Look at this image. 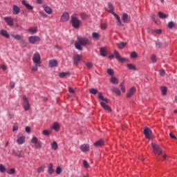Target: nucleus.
I'll list each match as a JSON object with an SVG mask.
<instances>
[{
    "mask_svg": "<svg viewBox=\"0 0 177 177\" xmlns=\"http://www.w3.org/2000/svg\"><path fill=\"white\" fill-rule=\"evenodd\" d=\"M161 91H162V94L165 96V95H167V87L165 86H162L160 87Z\"/></svg>",
    "mask_w": 177,
    "mask_h": 177,
    "instance_id": "obj_39",
    "label": "nucleus"
},
{
    "mask_svg": "<svg viewBox=\"0 0 177 177\" xmlns=\"http://www.w3.org/2000/svg\"><path fill=\"white\" fill-rule=\"evenodd\" d=\"M101 28L102 30H106V28H107V24H102Z\"/></svg>",
    "mask_w": 177,
    "mask_h": 177,
    "instance_id": "obj_57",
    "label": "nucleus"
},
{
    "mask_svg": "<svg viewBox=\"0 0 177 177\" xmlns=\"http://www.w3.org/2000/svg\"><path fill=\"white\" fill-rule=\"evenodd\" d=\"M89 93H91V95H97V93L99 94L100 92H99L96 88H90Z\"/></svg>",
    "mask_w": 177,
    "mask_h": 177,
    "instance_id": "obj_31",
    "label": "nucleus"
},
{
    "mask_svg": "<svg viewBox=\"0 0 177 177\" xmlns=\"http://www.w3.org/2000/svg\"><path fill=\"white\" fill-rule=\"evenodd\" d=\"M127 67L129 70H133V71H136L138 70L136 68V66L133 65V64H127Z\"/></svg>",
    "mask_w": 177,
    "mask_h": 177,
    "instance_id": "obj_29",
    "label": "nucleus"
},
{
    "mask_svg": "<svg viewBox=\"0 0 177 177\" xmlns=\"http://www.w3.org/2000/svg\"><path fill=\"white\" fill-rule=\"evenodd\" d=\"M120 89L122 91H123V93H125V86H124V83H121L120 84Z\"/></svg>",
    "mask_w": 177,
    "mask_h": 177,
    "instance_id": "obj_53",
    "label": "nucleus"
},
{
    "mask_svg": "<svg viewBox=\"0 0 177 177\" xmlns=\"http://www.w3.org/2000/svg\"><path fill=\"white\" fill-rule=\"evenodd\" d=\"M136 92V88L131 87L129 92L127 93L126 97L129 98L132 97L133 95H135V93Z\"/></svg>",
    "mask_w": 177,
    "mask_h": 177,
    "instance_id": "obj_11",
    "label": "nucleus"
},
{
    "mask_svg": "<svg viewBox=\"0 0 177 177\" xmlns=\"http://www.w3.org/2000/svg\"><path fill=\"white\" fill-rule=\"evenodd\" d=\"M25 140H26V137L22 136V137H19L17 139V142L18 145H23V143H24Z\"/></svg>",
    "mask_w": 177,
    "mask_h": 177,
    "instance_id": "obj_26",
    "label": "nucleus"
},
{
    "mask_svg": "<svg viewBox=\"0 0 177 177\" xmlns=\"http://www.w3.org/2000/svg\"><path fill=\"white\" fill-rule=\"evenodd\" d=\"M82 57L81 55L76 54L73 57V64L77 65L80 62H81Z\"/></svg>",
    "mask_w": 177,
    "mask_h": 177,
    "instance_id": "obj_12",
    "label": "nucleus"
},
{
    "mask_svg": "<svg viewBox=\"0 0 177 177\" xmlns=\"http://www.w3.org/2000/svg\"><path fill=\"white\" fill-rule=\"evenodd\" d=\"M152 32H156V34H161L162 31L160 29H157V30H153Z\"/></svg>",
    "mask_w": 177,
    "mask_h": 177,
    "instance_id": "obj_61",
    "label": "nucleus"
},
{
    "mask_svg": "<svg viewBox=\"0 0 177 177\" xmlns=\"http://www.w3.org/2000/svg\"><path fill=\"white\" fill-rule=\"evenodd\" d=\"M15 172H16L15 168L10 169L9 171H7V173H8L9 175H13Z\"/></svg>",
    "mask_w": 177,
    "mask_h": 177,
    "instance_id": "obj_51",
    "label": "nucleus"
},
{
    "mask_svg": "<svg viewBox=\"0 0 177 177\" xmlns=\"http://www.w3.org/2000/svg\"><path fill=\"white\" fill-rule=\"evenodd\" d=\"M4 21L7 23L9 27H13L15 22L13 21V19L10 17H6L3 18Z\"/></svg>",
    "mask_w": 177,
    "mask_h": 177,
    "instance_id": "obj_8",
    "label": "nucleus"
},
{
    "mask_svg": "<svg viewBox=\"0 0 177 177\" xmlns=\"http://www.w3.org/2000/svg\"><path fill=\"white\" fill-rule=\"evenodd\" d=\"M10 88H11V89H13L15 88V82H10Z\"/></svg>",
    "mask_w": 177,
    "mask_h": 177,
    "instance_id": "obj_64",
    "label": "nucleus"
},
{
    "mask_svg": "<svg viewBox=\"0 0 177 177\" xmlns=\"http://www.w3.org/2000/svg\"><path fill=\"white\" fill-rule=\"evenodd\" d=\"M28 31L32 33L37 32V28H30L28 29Z\"/></svg>",
    "mask_w": 177,
    "mask_h": 177,
    "instance_id": "obj_54",
    "label": "nucleus"
},
{
    "mask_svg": "<svg viewBox=\"0 0 177 177\" xmlns=\"http://www.w3.org/2000/svg\"><path fill=\"white\" fill-rule=\"evenodd\" d=\"M153 132L150 130L149 128L145 127L144 129V134L146 136L147 139H151V135Z\"/></svg>",
    "mask_w": 177,
    "mask_h": 177,
    "instance_id": "obj_9",
    "label": "nucleus"
},
{
    "mask_svg": "<svg viewBox=\"0 0 177 177\" xmlns=\"http://www.w3.org/2000/svg\"><path fill=\"white\" fill-rule=\"evenodd\" d=\"M151 60H152L153 63H156V62H157V57L154 55H152L151 57Z\"/></svg>",
    "mask_w": 177,
    "mask_h": 177,
    "instance_id": "obj_49",
    "label": "nucleus"
},
{
    "mask_svg": "<svg viewBox=\"0 0 177 177\" xmlns=\"http://www.w3.org/2000/svg\"><path fill=\"white\" fill-rule=\"evenodd\" d=\"M151 147L153 149V151L156 156H162L163 158L165 160H167V154L165 153V152L162 151V149L158 145V144L156 142H152L151 143Z\"/></svg>",
    "mask_w": 177,
    "mask_h": 177,
    "instance_id": "obj_2",
    "label": "nucleus"
},
{
    "mask_svg": "<svg viewBox=\"0 0 177 177\" xmlns=\"http://www.w3.org/2000/svg\"><path fill=\"white\" fill-rule=\"evenodd\" d=\"M26 132H27V133H31V128H30V127H26L25 129Z\"/></svg>",
    "mask_w": 177,
    "mask_h": 177,
    "instance_id": "obj_58",
    "label": "nucleus"
},
{
    "mask_svg": "<svg viewBox=\"0 0 177 177\" xmlns=\"http://www.w3.org/2000/svg\"><path fill=\"white\" fill-rule=\"evenodd\" d=\"M104 140H97L95 143H94V146H95V147H100V146H104Z\"/></svg>",
    "mask_w": 177,
    "mask_h": 177,
    "instance_id": "obj_17",
    "label": "nucleus"
},
{
    "mask_svg": "<svg viewBox=\"0 0 177 177\" xmlns=\"http://www.w3.org/2000/svg\"><path fill=\"white\" fill-rule=\"evenodd\" d=\"M71 23L74 28H80V26L82 24V21L78 19V15L73 14L71 17Z\"/></svg>",
    "mask_w": 177,
    "mask_h": 177,
    "instance_id": "obj_3",
    "label": "nucleus"
},
{
    "mask_svg": "<svg viewBox=\"0 0 177 177\" xmlns=\"http://www.w3.org/2000/svg\"><path fill=\"white\" fill-rule=\"evenodd\" d=\"M113 15L114 16V17L118 21V26H119L120 27L124 26L122 25V23L121 22V19L120 18V16H118V15L115 13Z\"/></svg>",
    "mask_w": 177,
    "mask_h": 177,
    "instance_id": "obj_19",
    "label": "nucleus"
},
{
    "mask_svg": "<svg viewBox=\"0 0 177 177\" xmlns=\"http://www.w3.org/2000/svg\"><path fill=\"white\" fill-rule=\"evenodd\" d=\"M111 91L112 92H114L118 96H120L121 95V91H120L119 88H117L115 86L111 87Z\"/></svg>",
    "mask_w": 177,
    "mask_h": 177,
    "instance_id": "obj_24",
    "label": "nucleus"
},
{
    "mask_svg": "<svg viewBox=\"0 0 177 177\" xmlns=\"http://www.w3.org/2000/svg\"><path fill=\"white\" fill-rule=\"evenodd\" d=\"M39 15H40V16H41L42 17H48V15H46V14H45L44 12L39 11Z\"/></svg>",
    "mask_w": 177,
    "mask_h": 177,
    "instance_id": "obj_55",
    "label": "nucleus"
},
{
    "mask_svg": "<svg viewBox=\"0 0 177 177\" xmlns=\"http://www.w3.org/2000/svg\"><path fill=\"white\" fill-rule=\"evenodd\" d=\"M91 45V41L86 37H77V41L75 43V46L78 50H82V46Z\"/></svg>",
    "mask_w": 177,
    "mask_h": 177,
    "instance_id": "obj_1",
    "label": "nucleus"
},
{
    "mask_svg": "<svg viewBox=\"0 0 177 177\" xmlns=\"http://www.w3.org/2000/svg\"><path fill=\"white\" fill-rule=\"evenodd\" d=\"M86 65L88 68H92V67H93V65L91 62H88Z\"/></svg>",
    "mask_w": 177,
    "mask_h": 177,
    "instance_id": "obj_62",
    "label": "nucleus"
},
{
    "mask_svg": "<svg viewBox=\"0 0 177 177\" xmlns=\"http://www.w3.org/2000/svg\"><path fill=\"white\" fill-rule=\"evenodd\" d=\"M52 129H55L57 132L60 129V124H59L57 122H55L52 127Z\"/></svg>",
    "mask_w": 177,
    "mask_h": 177,
    "instance_id": "obj_27",
    "label": "nucleus"
},
{
    "mask_svg": "<svg viewBox=\"0 0 177 177\" xmlns=\"http://www.w3.org/2000/svg\"><path fill=\"white\" fill-rule=\"evenodd\" d=\"M108 6H109V8L108 12H109V13H111V15H115V12H114V6H113V3H109Z\"/></svg>",
    "mask_w": 177,
    "mask_h": 177,
    "instance_id": "obj_21",
    "label": "nucleus"
},
{
    "mask_svg": "<svg viewBox=\"0 0 177 177\" xmlns=\"http://www.w3.org/2000/svg\"><path fill=\"white\" fill-rule=\"evenodd\" d=\"M38 67H41V64H35V66L32 67V71H38Z\"/></svg>",
    "mask_w": 177,
    "mask_h": 177,
    "instance_id": "obj_35",
    "label": "nucleus"
},
{
    "mask_svg": "<svg viewBox=\"0 0 177 177\" xmlns=\"http://www.w3.org/2000/svg\"><path fill=\"white\" fill-rule=\"evenodd\" d=\"M44 9L47 15H52V8H50L49 6H44Z\"/></svg>",
    "mask_w": 177,
    "mask_h": 177,
    "instance_id": "obj_28",
    "label": "nucleus"
},
{
    "mask_svg": "<svg viewBox=\"0 0 177 177\" xmlns=\"http://www.w3.org/2000/svg\"><path fill=\"white\" fill-rule=\"evenodd\" d=\"M51 149H53V150H57V142H56L55 141H54V142L51 144Z\"/></svg>",
    "mask_w": 177,
    "mask_h": 177,
    "instance_id": "obj_37",
    "label": "nucleus"
},
{
    "mask_svg": "<svg viewBox=\"0 0 177 177\" xmlns=\"http://www.w3.org/2000/svg\"><path fill=\"white\" fill-rule=\"evenodd\" d=\"M98 97L100 100H104V97L102 95V93H98Z\"/></svg>",
    "mask_w": 177,
    "mask_h": 177,
    "instance_id": "obj_56",
    "label": "nucleus"
},
{
    "mask_svg": "<svg viewBox=\"0 0 177 177\" xmlns=\"http://www.w3.org/2000/svg\"><path fill=\"white\" fill-rule=\"evenodd\" d=\"M100 106H101V107H102V109H104L106 111H110V112L111 111V107H110V106L107 105L105 102H101Z\"/></svg>",
    "mask_w": 177,
    "mask_h": 177,
    "instance_id": "obj_13",
    "label": "nucleus"
},
{
    "mask_svg": "<svg viewBox=\"0 0 177 177\" xmlns=\"http://www.w3.org/2000/svg\"><path fill=\"white\" fill-rule=\"evenodd\" d=\"M122 21L124 23H128V14L127 13L122 14Z\"/></svg>",
    "mask_w": 177,
    "mask_h": 177,
    "instance_id": "obj_32",
    "label": "nucleus"
},
{
    "mask_svg": "<svg viewBox=\"0 0 177 177\" xmlns=\"http://www.w3.org/2000/svg\"><path fill=\"white\" fill-rule=\"evenodd\" d=\"M68 92L69 93H75V91H74L71 87H68Z\"/></svg>",
    "mask_w": 177,
    "mask_h": 177,
    "instance_id": "obj_60",
    "label": "nucleus"
},
{
    "mask_svg": "<svg viewBox=\"0 0 177 177\" xmlns=\"http://www.w3.org/2000/svg\"><path fill=\"white\" fill-rule=\"evenodd\" d=\"M41 172H44V167H39V168L37 169V173H38V174H41Z\"/></svg>",
    "mask_w": 177,
    "mask_h": 177,
    "instance_id": "obj_63",
    "label": "nucleus"
},
{
    "mask_svg": "<svg viewBox=\"0 0 177 177\" xmlns=\"http://www.w3.org/2000/svg\"><path fill=\"white\" fill-rule=\"evenodd\" d=\"M35 146L37 147V149H41L42 147V144L41 142L37 141V142L35 144Z\"/></svg>",
    "mask_w": 177,
    "mask_h": 177,
    "instance_id": "obj_45",
    "label": "nucleus"
},
{
    "mask_svg": "<svg viewBox=\"0 0 177 177\" xmlns=\"http://www.w3.org/2000/svg\"><path fill=\"white\" fill-rule=\"evenodd\" d=\"M92 37L94 38V39H99V38H100V35L96 32H94L92 33Z\"/></svg>",
    "mask_w": 177,
    "mask_h": 177,
    "instance_id": "obj_34",
    "label": "nucleus"
},
{
    "mask_svg": "<svg viewBox=\"0 0 177 177\" xmlns=\"http://www.w3.org/2000/svg\"><path fill=\"white\" fill-rule=\"evenodd\" d=\"M83 165L85 168H89V163H88V161L86 160L83 161Z\"/></svg>",
    "mask_w": 177,
    "mask_h": 177,
    "instance_id": "obj_52",
    "label": "nucleus"
},
{
    "mask_svg": "<svg viewBox=\"0 0 177 177\" xmlns=\"http://www.w3.org/2000/svg\"><path fill=\"white\" fill-rule=\"evenodd\" d=\"M70 19V15H68V12H64L60 18L61 21L62 23H64L65 21H68Z\"/></svg>",
    "mask_w": 177,
    "mask_h": 177,
    "instance_id": "obj_10",
    "label": "nucleus"
},
{
    "mask_svg": "<svg viewBox=\"0 0 177 177\" xmlns=\"http://www.w3.org/2000/svg\"><path fill=\"white\" fill-rule=\"evenodd\" d=\"M167 27L169 28H174V27H175V24L174 23V21H170L168 23Z\"/></svg>",
    "mask_w": 177,
    "mask_h": 177,
    "instance_id": "obj_43",
    "label": "nucleus"
},
{
    "mask_svg": "<svg viewBox=\"0 0 177 177\" xmlns=\"http://www.w3.org/2000/svg\"><path fill=\"white\" fill-rule=\"evenodd\" d=\"M12 13L13 15H19V13H20V7L14 5L12 6Z\"/></svg>",
    "mask_w": 177,
    "mask_h": 177,
    "instance_id": "obj_15",
    "label": "nucleus"
},
{
    "mask_svg": "<svg viewBox=\"0 0 177 177\" xmlns=\"http://www.w3.org/2000/svg\"><path fill=\"white\" fill-rule=\"evenodd\" d=\"M38 142V138L37 137L34 136L31 140V143H33L35 145V143Z\"/></svg>",
    "mask_w": 177,
    "mask_h": 177,
    "instance_id": "obj_47",
    "label": "nucleus"
},
{
    "mask_svg": "<svg viewBox=\"0 0 177 177\" xmlns=\"http://www.w3.org/2000/svg\"><path fill=\"white\" fill-rule=\"evenodd\" d=\"M11 36L12 37V38H14L17 41H23V38H24L23 35H12Z\"/></svg>",
    "mask_w": 177,
    "mask_h": 177,
    "instance_id": "obj_23",
    "label": "nucleus"
},
{
    "mask_svg": "<svg viewBox=\"0 0 177 177\" xmlns=\"http://www.w3.org/2000/svg\"><path fill=\"white\" fill-rule=\"evenodd\" d=\"M114 55H115V59H117V60H118V62H120V63H125V62H127V60H128V59H127L125 57H122L121 55H120V53H118V51H117V50H114Z\"/></svg>",
    "mask_w": 177,
    "mask_h": 177,
    "instance_id": "obj_5",
    "label": "nucleus"
},
{
    "mask_svg": "<svg viewBox=\"0 0 177 177\" xmlns=\"http://www.w3.org/2000/svg\"><path fill=\"white\" fill-rule=\"evenodd\" d=\"M41 41V37L39 36H30L28 37V41L32 45H34L36 42H39Z\"/></svg>",
    "mask_w": 177,
    "mask_h": 177,
    "instance_id": "obj_6",
    "label": "nucleus"
},
{
    "mask_svg": "<svg viewBox=\"0 0 177 177\" xmlns=\"http://www.w3.org/2000/svg\"><path fill=\"white\" fill-rule=\"evenodd\" d=\"M82 20H85V19H88V15H86V13L85 12H82L80 15Z\"/></svg>",
    "mask_w": 177,
    "mask_h": 177,
    "instance_id": "obj_36",
    "label": "nucleus"
},
{
    "mask_svg": "<svg viewBox=\"0 0 177 177\" xmlns=\"http://www.w3.org/2000/svg\"><path fill=\"white\" fill-rule=\"evenodd\" d=\"M107 73L109 74V75H114V71L111 68H108Z\"/></svg>",
    "mask_w": 177,
    "mask_h": 177,
    "instance_id": "obj_46",
    "label": "nucleus"
},
{
    "mask_svg": "<svg viewBox=\"0 0 177 177\" xmlns=\"http://www.w3.org/2000/svg\"><path fill=\"white\" fill-rule=\"evenodd\" d=\"M35 64H41V55L38 53H35L32 57Z\"/></svg>",
    "mask_w": 177,
    "mask_h": 177,
    "instance_id": "obj_7",
    "label": "nucleus"
},
{
    "mask_svg": "<svg viewBox=\"0 0 177 177\" xmlns=\"http://www.w3.org/2000/svg\"><path fill=\"white\" fill-rule=\"evenodd\" d=\"M0 34L1 35H2L3 37H5L6 38H10V35L8 34V31H6V30H1L0 31Z\"/></svg>",
    "mask_w": 177,
    "mask_h": 177,
    "instance_id": "obj_25",
    "label": "nucleus"
},
{
    "mask_svg": "<svg viewBox=\"0 0 177 177\" xmlns=\"http://www.w3.org/2000/svg\"><path fill=\"white\" fill-rule=\"evenodd\" d=\"M124 46H125V43H124L122 41L118 44V47L119 48V49H124Z\"/></svg>",
    "mask_w": 177,
    "mask_h": 177,
    "instance_id": "obj_41",
    "label": "nucleus"
},
{
    "mask_svg": "<svg viewBox=\"0 0 177 177\" xmlns=\"http://www.w3.org/2000/svg\"><path fill=\"white\" fill-rule=\"evenodd\" d=\"M62 167H58L56 169V174H57V175H60L62 174Z\"/></svg>",
    "mask_w": 177,
    "mask_h": 177,
    "instance_id": "obj_48",
    "label": "nucleus"
},
{
    "mask_svg": "<svg viewBox=\"0 0 177 177\" xmlns=\"http://www.w3.org/2000/svg\"><path fill=\"white\" fill-rule=\"evenodd\" d=\"M49 66L50 67H57V60L50 59L49 61Z\"/></svg>",
    "mask_w": 177,
    "mask_h": 177,
    "instance_id": "obj_18",
    "label": "nucleus"
},
{
    "mask_svg": "<svg viewBox=\"0 0 177 177\" xmlns=\"http://www.w3.org/2000/svg\"><path fill=\"white\" fill-rule=\"evenodd\" d=\"M43 135H44L45 136H49V135H50V131L48 130H44Z\"/></svg>",
    "mask_w": 177,
    "mask_h": 177,
    "instance_id": "obj_50",
    "label": "nucleus"
},
{
    "mask_svg": "<svg viewBox=\"0 0 177 177\" xmlns=\"http://www.w3.org/2000/svg\"><path fill=\"white\" fill-rule=\"evenodd\" d=\"M110 81L112 84H118V79L114 76L111 77Z\"/></svg>",
    "mask_w": 177,
    "mask_h": 177,
    "instance_id": "obj_30",
    "label": "nucleus"
},
{
    "mask_svg": "<svg viewBox=\"0 0 177 177\" xmlns=\"http://www.w3.org/2000/svg\"><path fill=\"white\" fill-rule=\"evenodd\" d=\"M156 48H161L162 47V44L161 43V41H158L156 42Z\"/></svg>",
    "mask_w": 177,
    "mask_h": 177,
    "instance_id": "obj_44",
    "label": "nucleus"
},
{
    "mask_svg": "<svg viewBox=\"0 0 177 177\" xmlns=\"http://www.w3.org/2000/svg\"><path fill=\"white\" fill-rule=\"evenodd\" d=\"M66 75H68V73L62 72V73H59V77L60 78H64L66 77Z\"/></svg>",
    "mask_w": 177,
    "mask_h": 177,
    "instance_id": "obj_40",
    "label": "nucleus"
},
{
    "mask_svg": "<svg viewBox=\"0 0 177 177\" xmlns=\"http://www.w3.org/2000/svg\"><path fill=\"white\" fill-rule=\"evenodd\" d=\"M22 99L24 109L26 111H28V110H30V103L28 102V98H27L26 95H23Z\"/></svg>",
    "mask_w": 177,
    "mask_h": 177,
    "instance_id": "obj_4",
    "label": "nucleus"
},
{
    "mask_svg": "<svg viewBox=\"0 0 177 177\" xmlns=\"http://www.w3.org/2000/svg\"><path fill=\"white\" fill-rule=\"evenodd\" d=\"M80 150H82L84 153H86V151H89V145L88 144H83L80 146Z\"/></svg>",
    "mask_w": 177,
    "mask_h": 177,
    "instance_id": "obj_14",
    "label": "nucleus"
},
{
    "mask_svg": "<svg viewBox=\"0 0 177 177\" xmlns=\"http://www.w3.org/2000/svg\"><path fill=\"white\" fill-rule=\"evenodd\" d=\"M6 171V168H5V166L2 164L0 165V172L3 173Z\"/></svg>",
    "mask_w": 177,
    "mask_h": 177,
    "instance_id": "obj_42",
    "label": "nucleus"
},
{
    "mask_svg": "<svg viewBox=\"0 0 177 177\" xmlns=\"http://www.w3.org/2000/svg\"><path fill=\"white\" fill-rule=\"evenodd\" d=\"M130 57H131V59H136V57H138V53L135 51L131 52Z\"/></svg>",
    "mask_w": 177,
    "mask_h": 177,
    "instance_id": "obj_38",
    "label": "nucleus"
},
{
    "mask_svg": "<svg viewBox=\"0 0 177 177\" xmlns=\"http://www.w3.org/2000/svg\"><path fill=\"white\" fill-rule=\"evenodd\" d=\"M160 75H161L162 77H164V75H165V71L164 70H160L159 72Z\"/></svg>",
    "mask_w": 177,
    "mask_h": 177,
    "instance_id": "obj_59",
    "label": "nucleus"
},
{
    "mask_svg": "<svg viewBox=\"0 0 177 177\" xmlns=\"http://www.w3.org/2000/svg\"><path fill=\"white\" fill-rule=\"evenodd\" d=\"M158 15L160 19H167V17H168V15L162 13V12H159L158 13Z\"/></svg>",
    "mask_w": 177,
    "mask_h": 177,
    "instance_id": "obj_33",
    "label": "nucleus"
},
{
    "mask_svg": "<svg viewBox=\"0 0 177 177\" xmlns=\"http://www.w3.org/2000/svg\"><path fill=\"white\" fill-rule=\"evenodd\" d=\"M22 4L26 6V9H28V10H32V9H34V7H32V6L30 5V3H28L27 1H26L25 0L22 1Z\"/></svg>",
    "mask_w": 177,
    "mask_h": 177,
    "instance_id": "obj_16",
    "label": "nucleus"
},
{
    "mask_svg": "<svg viewBox=\"0 0 177 177\" xmlns=\"http://www.w3.org/2000/svg\"><path fill=\"white\" fill-rule=\"evenodd\" d=\"M48 172L50 175H52L53 172H55V169H53V163H50L48 166Z\"/></svg>",
    "mask_w": 177,
    "mask_h": 177,
    "instance_id": "obj_20",
    "label": "nucleus"
},
{
    "mask_svg": "<svg viewBox=\"0 0 177 177\" xmlns=\"http://www.w3.org/2000/svg\"><path fill=\"white\" fill-rule=\"evenodd\" d=\"M100 53L101 56L106 57V56H107V50H106L104 48H100Z\"/></svg>",
    "mask_w": 177,
    "mask_h": 177,
    "instance_id": "obj_22",
    "label": "nucleus"
}]
</instances>
